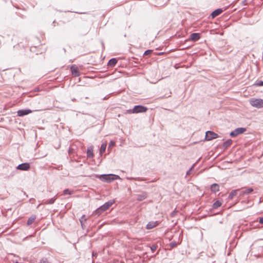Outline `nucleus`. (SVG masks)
Listing matches in <instances>:
<instances>
[{"label": "nucleus", "instance_id": "nucleus-24", "mask_svg": "<svg viewBox=\"0 0 263 263\" xmlns=\"http://www.w3.org/2000/svg\"><path fill=\"white\" fill-rule=\"evenodd\" d=\"M86 220V218L85 217V216L83 215L82 216L81 218L80 219V221L81 222V226L82 227H83L84 226V222Z\"/></svg>", "mask_w": 263, "mask_h": 263}, {"label": "nucleus", "instance_id": "nucleus-4", "mask_svg": "<svg viewBox=\"0 0 263 263\" xmlns=\"http://www.w3.org/2000/svg\"><path fill=\"white\" fill-rule=\"evenodd\" d=\"M250 104L256 108H260L263 107V100L261 99L252 98L250 100Z\"/></svg>", "mask_w": 263, "mask_h": 263}, {"label": "nucleus", "instance_id": "nucleus-5", "mask_svg": "<svg viewBox=\"0 0 263 263\" xmlns=\"http://www.w3.org/2000/svg\"><path fill=\"white\" fill-rule=\"evenodd\" d=\"M246 131V128L243 127H239L235 129L234 130L231 132L230 134V136L233 137H236L237 135L243 133Z\"/></svg>", "mask_w": 263, "mask_h": 263}, {"label": "nucleus", "instance_id": "nucleus-25", "mask_svg": "<svg viewBox=\"0 0 263 263\" xmlns=\"http://www.w3.org/2000/svg\"><path fill=\"white\" fill-rule=\"evenodd\" d=\"M157 246L156 245H153L151 247V250L152 252H154L157 249Z\"/></svg>", "mask_w": 263, "mask_h": 263}, {"label": "nucleus", "instance_id": "nucleus-3", "mask_svg": "<svg viewBox=\"0 0 263 263\" xmlns=\"http://www.w3.org/2000/svg\"><path fill=\"white\" fill-rule=\"evenodd\" d=\"M147 110V108L142 105H136L133 109L127 110L129 113H140L144 112Z\"/></svg>", "mask_w": 263, "mask_h": 263}, {"label": "nucleus", "instance_id": "nucleus-15", "mask_svg": "<svg viewBox=\"0 0 263 263\" xmlns=\"http://www.w3.org/2000/svg\"><path fill=\"white\" fill-rule=\"evenodd\" d=\"M87 155L88 158H92L93 157L92 148L90 147L87 148Z\"/></svg>", "mask_w": 263, "mask_h": 263}, {"label": "nucleus", "instance_id": "nucleus-10", "mask_svg": "<svg viewBox=\"0 0 263 263\" xmlns=\"http://www.w3.org/2000/svg\"><path fill=\"white\" fill-rule=\"evenodd\" d=\"M200 38V34L198 33H193L190 35V39L192 41H198Z\"/></svg>", "mask_w": 263, "mask_h": 263}, {"label": "nucleus", "instance_id": "nucleus-32", "mask_svg": "<svg viewBox=\"0 0 263 263\" xmlns=\"http://www.w3.org/2000/svg\"><path fill=\"white\" fill-rule=\"evenodd\" d=\"M115 142L111 141L109 143V147L113 146L115 145Z\"/></svg>", "mask_w": 263, "mask_h": 263}, {"label": "nucleus", "instance_id": "nucleus-27", "mask_svg": "<svg viewBox=\"0 0 263 263\" xmlns=\"http://www.w3.org/2000/svg\"><path fill=\"white\" fill-rule=\"evenodd\" d=\"M40 263H50L47 259L43 258L41 260Z\"/></svg>", "mask_w": 263, "mask_h": 263}, {"label": "nucleus", "instance_id": "nucleus-33", "mask_svg": "<svg viewBox=\"0 0 263 263\" xmlns=\"http://www.w3.org/2000/svg\"><path fill=\"white\" fill-rule=\"evenodd\" d=\"M259 222L260 223L263 224V217L260 218Z\"/></svg>", "mask_w": 263, "mask_h": 263}, {"label": "nucleus", "instance_id": "nucleus-2", "mask_svg": "<svg viewBox=\"0 0 263 263\" xmlns=\"http://www.w3.org/2000/svg\"><path fill=\"white\" fill-rule=\"evenodd\" d=\"M114 202L115 201L114 200H110L106 202L95 211V214L98 215L101 214L103 212L108 209L113 204Z\"/></svg>", "mask_w": 263, "mask_h": 263}, {"label": "nucleus", "instance_id": "nucleus-31", "mask_svg": "<svg viewBox=\"0 0 263 263\" xmlns=\"http://www.w3.org/2000/svg\"><path fill=\"white\" fill-rule=\"evenodd\" d=\"M170 245L171 247L173 248L176 246L177 243L176 242H172L171 243Z\"/></svg>", "mask_w": 263, "mask_h": 263}, {"label": "nucleus", "instance_id": "nucleus-19", "mask_svg": "<svg viewBox=\"0 0 263 263\" xmlns=\"http://www.w3.org/2000/svg\"><path fill=\"white\" fill-rule=\"evenodd\" d=\"M221 205V202L220 201H219V200H217L216 202H215L213 204V208L214 209H216L217 208H218L219 207H220Z\"/></svg>", "mask_w": 263, "mask_h": 263}, {"label": "nucleus", "instance_id": "nucleus-21", "mask_svg": "<svg viewBox=\"0 0 263 263\" xmlns=\"http://www.w3.org/2000/svg\"><path fill=\"white\" fill-rule=\"evenodd\" d=\"M106 147V144L102 143L101 144V147H100V154H103L105 151Z\"/></svg>", "mask_w": 263, "mask_h": 263}, {"label": "nucleus", "instance_id": "nucleus-8", "mask_svg": "<svg viewBox=\"0 0 263 263\" xmlns=\"http://www.w3.org/2000/svg\"><path fill=\"white\" fill-rule=\"evenodd\" d=\"M70 70L72 74L74 77H78L80 75V72L78 67L76 65H72L70 67Z\"/></svg>", "mask_w": 263, "mask_h": 263}, {"label": "nucleus", "instance_id": "nucleus-6", "mask_svg": "<svg viewBox=\"0 0 263 263\" xmlns=\"http://www.w3.org/2000/svg\"><path fill=\"white\" fill-rule=\"evenodd\" d=\"M218 135L212 131H207L205 133V138L207 141H210L217 138Z\"/></svg>", "mask_w": 263, "mask_h": 263}, {"label": "nucleus", "instance_id": "nucleus-7", "mask_svg": "<svg viewBox=\"0 0 263 263\" xmlns=\"http://www.w3.org/2000/svg\"><path fill=\"white\" fill-rule=\"evenodd\" d=\"M30 168V165L28 163H23L17 165L16 168L21 171H27Z\"/></svg>", "mask_w": 263, "mask_h": 263}, {"label": "nucleus", "instance_id": "nucleus-1", "mask_svg": "<svg viewBox=\"0 0 263 263\" xmlns=\"http://www.w3.org/2000/svg\"><path fill=\"white\" fill-rule=\"evenodd\" d=\"M96 177L99 178L102 181L108 183L120 178L119 176L114 174H104L100 176L96 175Z\"/></svg>", "mask_w": 263, "mask_h": 263}, {"label": "nucleus", "instance_id": "nucleus-35", "mask_svg": "<svg viewBox=\"0 0 263 263\" xmlns=\"http://www.w3.org/2000/svg\"><path fill=\"white\" fill-rule=\"evenodd\" d=\"M136 180L140 181L139 179H135Z\"/></svg>", "mask_w": 263, "mask_h": 263}, {"label": "nucleus", "instance_id": "nucleus-14", "mask_svg": "<svg viewBox=\"0 0 263 263\" xmlns=\"http://www.w3.org/2000/svg\"><path fill=\"white\" fill-rule=\"evenodd\" d=\"M253 191V189L252 188H248L242 191L240 194V195H243L245 194H249L252 193Z\"/></svg>", "mask_w": 263, "mask_h": 263}, {"label": "nucleus", "instance_id": "nucleus-12", "mask_svg": "<svg viewBox=\"0 0 263 263\" xmlns=\"http://www.w3.org/2000/svg\"><path fill=\"white\" fill-rule=\"evenodd\" d=\"M157 221H151L147 224L146 228L148 230L152 229L157 226Z\"/></svg>", "mask_w": 263, "mask_h": 263}, {"label": "nucleus", "instance_id": "nucleus-9", "mask_svg": "<svg viewBox=\"0 0 263 263\" xmlns=\"http://www.w3.org/2000/svg\"><path fill=\"white\" fill-rule=\"evenodd\" d=\"M32 112V110L29 109H21L18 110L17 112V116L19 117H23Z\"/></svg>", "mask_w": 263, "mask_h": 263}, {"label": "nucleus", "instance_id": "nucleus-16", "mask_svg": "<svg viewBox=\"0 0 263 263\" xmlns=\"http://www.w3.org/2000/svg\"><path fill=\"white\" fill-rule=\"evenodd\" d=\"M232 143V140L231 139H229L223 143L222 146L224 148H227L229 147Z\"/></svg>", "mask_w": 263, "mask_h": 263}, {"label": "nucleus", "instance_id": "nucleus-29", "mask_svg": "<svg viewBox=\"0 0 263 263\" xmlns=\"http://www.w3.org/2000/svg\"><path fill=\"white\" fill-rule=\"evenodd\" d=\"M256 85L258 86H263V81H259L258 83L256 84Z\"/></svg>", "mask_w": 263, "mask_h": 263}, {"label": "nucleus", "instance_id": "nucleus-22", "mask_svg": "<svg viewBox=\"0 0 263 263\" xmlns=\"http://www.w3.org/2000/svg\"><path fill=\"white\" fill-rule=\"evenodd\" d=\"M238 190H233L229 195V199H232L236 195L237 192Z\"/></svg>", "mask_w": 263, "mask_h": 263}, {"label": "nucleus", "instance_id": "nucleus-18", "mask_svg": "<svg viewBox=\"0 0 263 263\" xmlns=\"http://www.w3.org/2000/svg\"><path fill=\"white\" fill-rule=\"evenodd\" d=\"M36 219V216L35 215H32L30 218H28L27 220V224L28 226H29Z\"/></svg>", "mask_w": 263, "mask_h": 263}, {"label": "nucleus", "instance_id": "nucleus-30", "mask_svg": "<svg viewBox=\"0 0 263 263\" xmlns=\"http://www.w3.org/2000/svg\"><path fill=\"white\" fill-rule=\"evenodd\" d=\"M177 212L176 211H173L172 212H171V213L170 214V215L172 217H173L175 216V215H176Z\"/></svg>", "mask_w": 263, "mask_h": 263}, {"label": "nucleus", "instance_id": "nucleus-11", "mask_svg": "<svg viewBox=\"0 0 263 263\" xmlns=\"http://www.w3.org/2000/svg\"><path fill=\"white\" fill-rule=\"evenodd\" d=\"M222 10L221 9H217L212 12L211 15L212 18H215L219 14H220L222 12Z\"/></svg>", "mask_w": 263, "mask_h": 263}, {"label": "nucleus", "instance_id": "nucleus-20", "mask_svg": "<svg viewBox=\"0 0 263 263\" xmlns=\"http://www.w3.org/2000/svg\"><path fill=\"white\" fill-rule=\"evenodd\" d=\"M146 198V194L145 193H142V194L138 195L137 197V200L138 201H142Z\"/></svg>", "mask_w": 263, "mask_h": 263}, {"label": "nucleus", "instance_id": "nucleus-17", "mask_svg": "<svg viewBox=\"0 0 263 263\" xmlns=\"http://www.w3.org/2000/svg\"><path fill=\"white\" fill-rule=\"evenodd\" d=\"M117 63V60L115 58H112L108 62V65L110 66H115Z\"/></svg>", "mask_w": 263, "mask_h": 263}, {"label": "nucleus", "instance_id": "nucleus-34", "mask_svg": "<svg viewBox=\"0 0 263 263\" xmlns=\"http://www.w3.org/2000/svg\"><path fill=\"white\" fill-rule=\"evenodd\" d=\"M193 167L192 166V167H191V168H190V170L187 172V173H186V175H189V174H190V171L192 170Z\"/></svg>", "mask_w": 263, "mask_h": 263}, {"label": "nucleus", "instance_id": "nucleus-23", "mask_svg": "<svg viewBox=\"0 0 263 263\" xmlns=\"http://www.w3.org/2000/svg\"><path fill=\"white\" fill-rule=\"evenodd\" d=\"M56 196H55L54 198L47 200L45 201V203L46 204H52L54 202Z\"/></svg>", "mask_w": 263, "mask_h": 263}, {"label": "nucleus", "instance_id": "nucleus-26", "mask_svg": "<svg viewBox=\"0 0 263 263\" xmlns=\"http://www.w3.org/2000/svg\"><path fill=\"white\" fill-rule=\"evenodd\" d=\"M63 194L64 195H66V194L70 195V194H71V192L68 189H66L63 191Z\"/></svg>", "mask_w": 263, "mask_h": 263}, {"label": "nucleus", "instance_id": "nucleus-28", "mask_svg": "<svg viewBox=\"0 0 263 263\" xmlns=\"http://www.w3.org/2000/svg\"><path fill=\"white\" fill-rule=\"evenodd\" d=\"M152 52V50H147L144 52V54L145 55H148L151 54Z\"/></svg>", "mask_w": 263, "mask_h": 263}, {"label": "nucleus", "instance_id": "nucleus-13", "mask_svg": "<svg viewBox=\"0 0 263 263\" xmlns=\"http://www.w3.org/2000/svg\"><path fill=\"white\" fill-rule=\"evenodd\" d=\"M211 190L212 192L216 193L219 190V186L218 184L214 183L211 186Z\"/></svg>", "mask_w": 263, "mask_h": 263}]
</instances>
